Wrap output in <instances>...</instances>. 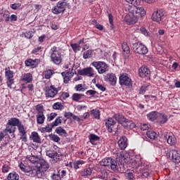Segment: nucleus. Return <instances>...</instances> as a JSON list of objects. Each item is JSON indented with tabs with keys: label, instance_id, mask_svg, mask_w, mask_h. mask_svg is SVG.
<instances>
[{
	"label": "nucleus",
	"instance_id": "3",
	"mask_svg": "<svg viewBox=\"0 0 180 180\" xmlns=\"http://www.w3.org/2000/svg\"><path fill=\"white\" fill-rule=\"evenodd\" d=\"M50 55L51 61L55 65H60L63 63V54L60 51L57 50V46L51 48Z\"/></svg>",
	"mask_w": 180,
	"mask_h": 180
},
{
	"label": "nucleus",
	"instance_id": "55",
	"mask_svg": "<svg viewBox=\"0 0 180 180\" xmlns=\"http://www.w3.org/2000/svg\"><path fill=\"white\" fill-rule=\"evenodd\" d=\"M10 169H11V167H9V165H4L2 167V172L4 174H6V173L9 172Z\"/></svg>",
	"mask_w": 180,
	"mask_h": 180
},
{
	"label": "nucleus",
	"instance_id": "14",
	"mask_svg": "<svg viewBox=\"0 0 180 180\" xmlns=\"http://www.w3.org/2000/svg\"><path fill=\"white\" fill-rule=\"evenodd\" d=\"M164 18H165V11L162 9H160L153 13L151 19L154 22L161 23V22L164 20Z\"/></svg>",
	"mask_w": 180,
	"mask_h": 180
},
{
	"label": "nucleus",
	"instance_id": "17",
	"mask_svg": "<svg viewBox=\"0 0 180 180\" xmlns=\"http://www.w3.org/2000/svg\"><path fill=\"white\" fill-rule=\"evenodd\" d=\"M57 94H58V89H57V88L53 85H51L49 87L45 88L46 98H54Z\"/></svg>",
	"mask_w": 180,
	"mask_h": 180
},
{
	"label": "nucleus",
	"instance_id": "28",
	"mask_svg": "<svg viewBox=\"0 0 180 180\" xmlns=\"http://www.w3.org/2000/svg\"><path fill=\"white\" fill-rule=\"evenodd\" d=\"M157 121L160 124H165L168 122V116L164 113H160L158 115Z\"/></svg>",
	"mask_w": 180,
	"mask_h": 180
},
{
	"label": "nucleus",
	"instance_id": "25",
	"mask_svg": "<svg viewBox=\"0 0 180 180\" xmlns=\"http://www.w3.org/2000/svg\"><path fill=\"white\" fill-rule=\"evenodd\" d=\"M165 139H166L167 142L169 146H175L176 144V138L173 134H167L165 135Z\"/></svg>",
	"mask_w": 180,
	"mask_h": 180
},
{
	"label": "nucleus",
	"instance_id": "59",
	"mask_svg": "<svg viewBox=\"0 0 180 180\" xmlns=\"http://www.w3.org/2000/svg\"><path fill=\"white\" fill-rule=\"evenodd\" d=\"M51 140H52L55 143H58L60 141V140H61V139L57 135L53 134L51 136Z\"/></svg>",
	"mask_w": 180,
	"mask_h": 180
},
{
	"label": "nucleus",
	"instance_id": "44",
	"mask_svg": "<svg viewBox=\"0 0 180 180\" xmlns=\"http://www.w3.org/2000/svg\"><path fill=\"white\" fill-rule=\"evenodd\" d=\"M92 174V169L86 167L82 172V176H88Z\"/></svg>",
	"mask_w": 180,
	"mask_h": 180
},
{
	"label": "nucleus",
	"instance_id": "2",
	"mask_svg": "<svg viewBox=\"0 0 180 180\" xmlns=\"http://www.w3.org/2000/svg\"><path fill=\"white\" fill-rule=\"evenodd\" d=\"M121 158L122 160L124 161V162L129 165V167H132L137 174H141L143 176H145V178H147L150 176V167H148V165H142L143 162H141V158H126V156H124L123 153H121Z\"/></svg>",
	"mask_w": 180,
	"mask_h": 180
},
{
	"label": "nucleus",
	"instance_id": "42",
	"mask_svg": "<svg viewBox=\"0 0 180 180\" xmlns=\"http://www.w3.org/2000/svg\"><path fill=\"white\" fill-rule=\"evenodd\" d=\"M92 53H94L93 50H87L83 53V58L84 60H88V58H91L92 57Z\"/></svg>",
	"mask_w": 180,
	"mask_h": 180
},
{
	"label": "nucleus",
	"instance_id": "13",
	"mask_svg": "<svg viewBox=\"0 0 180 180\" xmlns=\"http://www.w3.org/2000/svg\"><path fill=\"white\" fill-rule=\"evenodd\" d=\"M120 84L122 86H133V81L127 73H123L120 76Z\"/></svg>",
	"mask_w": 180,
	"mask_h": 180
},
{
	"label": "nucleus",
	"instance_id": "18",
	"mask_svg": "<svg viewBox=\"0 0 180 180\" xmlns=\"http://www.w3.org/2000/svg\"><path fill=\"white\" fill-rule=\"evenodd\" d=\"M25 67H30V68H37L39 67V64H40V59L35 58L32 59L29 58L25 60Z\"/></svg>",
	"mask_w": 180,
	"mask_h": 180
},
{
	"label": "nucleus",
	"instance_id": "31",
	"mask_svg": "<svg viewBox=\"0 0 180 180\" xmlns=\"http://www.w3.org/2000/svg\"><path fill=\"white\" fill-rule=\"evenodd\" d=\"M21 123L22 122H20V120L17 117H11L8 120V124L10 126H14L15 127V126L18 127Z\"/></svg>",
	"mask_w": 180,
	"mask_h": 180
},
{
	"label": "nucleus",
	"instance_id": "47",
	"mask_svg": "<svg viewBox=\"0 0 180 180\" xmlns=\"http://www.w3.org/2000/svg\"><path fill=\"white\" fill-rule=\"evenodd\" d=\"M55 131L56 133H57V134H59V136L67 134V131H65V129H63L61 127H58V128H56Z\"/></svg>",
	"mask_w": 180,
	"mask_h": 180
},
{
	"label": "nucleus",
	"instance_id": "32",
	"mask_svg": "<svg viewBox=\"0 0 180 180\" xmlns=\"http://www.w3.org/2000/svg\"><path fill=\"white\" fill-rule=\"evenodd\" d=\"M54 70L51 69H46L43 72V76L45 79H50L53 77V75H54Z\"/></svg>",
	"mask_w": 180,
	"mask_h": 180
},
{
	"label": "nucleus",
	"instance_id": "12",
	"mask_svg": "<svg viewBox=\"0 0 180 180\" xmlns=\"http://www.w3.org/2000/svg\"><path fill=\"white\" fill-rule=\"evenodd\" d=\"M5 77L6 79H7L6 84L8 88L12 89V85L15 84V79H13V71L11 70L10 68H5Z\"/></svg>",
	"mask_w": 180,
	"mask_h": 180
},
{
	"label": "nucleus",
	"instance_id": "58",
	"mask_svg": "<svg viewBox=\"0 0 180 180\" xmlns=\"http://www.w3.org/2000/svg\"><path fill=\"white\" fill-rule=\"evenodd\" d=\"M41 50H43V47L37 46V48H34L32 51V54H37V53H40V51H41Z\"/></svg>",
	"mask_w": 180,
	"mask_h": 180
},
{
	"label": "nucleus",
	"instance_id": "38",
	"mask_svg": "<svg viewBox=\"0 0 180 180\" xmlns=\"http://www.w3.org/2000/svg\"><path fill=\"white\" fill-rule=\"evenodd\" d=\"M4 131H7V133H9V134H12V133H15V131H16V127H15V126L8 124L7 122Z\"/></svg>",
	"mask_w": 180,
	"mask_h": 180
},
{
	"label": "nucleus",
	"instance_id": "11",
	"mask_svg": "<svg viewBox=\"0 0 180 180\" xmlns=\"http://www.w3.org/2000/svg\"><path fill=\"white\" fill-rule=\"evenodd\" d=\"M67 5H68L67 1H60L56 4V6L51 9V11L54 15H60V13H64V12H65V8H67Z\"/></svg>",
	"mask_w": 180,
	"mask_h": 180
},
{
	"label": "nucleus",
	"instance_id": "61",
	"mask_svg": "<svg viewBox=\"0 0 180 180\" xmlns=\"http://www.w3.org/2000/svg\"><path fill=\"white\" fill-rule=\"evenodd\" d=\"M96 88H98V89H99L100 91H102V92H105V91H106V87L103 86V85L102 84H96Z\"/></svg>",
	"mask_w": 180,
	"mask_h": 180
},
{
	"label": "nucleus",
	"instance_id": "57",
	"mask_svg": "<svg viewBox=\"0 0 180 180\" xmlns=\"http://www.w3.org/2000/svg\"><path fill=\"white\" fill-rule=\"evenodd\" d=\"M60 98L65 101L67 98H70V94L68 92H62Z\"/></svg>",
	"mask_w": 180,
	"mask_h": 180
},
{
	"label": "nucleus",
	"instance_id": "62",
	"mask_svg": "<svg viewBox=\"0 0 180 180\" xmlns=\"http://www.w3.org/2000/svg\"><path fill=\"white\" fill-rule=\"evenodd\" d=\"M64 116L66 117V119H71V117H74V114L70 112H65Z\"/></svg>",
	"mask_w": 180,
	"mask_h": 180
},
{
	"label": "nucleus",
	"instance_id": "26",
	"mask_svg": "<svg viewBox=\"0 0 180 180\" xmlns=\"http://www.w3.org/2000/svg\"><path fill=\"white\" fill-rule=\"evenodd\" d=\"M120 150H126L127 148V137L123 136L117 141Z\"/></svg>",
	"mask_w": 180,
	"mask_h": 180
},
{
	"label": "nucleus",
	"instance_id": "37",
	"mask_svg": "<svg viewBox=\"0 0 180 180\" xmlns=\"http://www.w3.org/2000/svg\"><path fill=\"white\" fill-rule=\"evenodd\" d=\"M85 164V161L84 160H75L73 162V168L74 169H79L81 168V165H84Z\"/></svg>",
	"mask_w": 180,
	"mask_h": 180
},
{
	"label": "nucleus",
	"instance_id": "1",
	"mask_svg": "<svg viewBox=\"0 0 180 180\" xmlns=\"http://www.w3.org/2000/svg\"><path fill=\"white\" fill-rule=\"evenodd\" d=\"M128 4L133 5L129 6L128 14L125 16L124 20L127 25H134L137 23L139 18L146 15V10L143 7H137L140 4L139 0H125Z\"/></svg>",
	"mask_w": 180,
	"mask_h": 180
},
{
	"label": "nucleus",
	"instance_id": "29",
	"mask_svg": "<svg viewBox=\"0 0 180 180\" xmlns=\"http://www.w3.org/2000/svg\"><path fill=\"white\" fill-rule=\"evenodd\" d=\"M89 140L93 146H96V141H99L101 138L95 134H90L89 136Z\"/></svg>",
	"mask_w": 180,
	"mask_h": 180
},
{
	"label": "nucleus",
	"instance_id": "27",
	"mask_svg": "<svg viewBox=\"0 0 180 180\" xmlns=\"http://www.w3.org/2000/svg\"><path fill=\"white\" fill-rule=\"evenodd\" d=\"M21 81L27 84H30L33 81V75L30 72L23 74L21 77Z\"/></svg>",
	"mask_w": 180,
	"mask_h": 180
},
{
	"label": "nucleus",
	"instance_id": "7",
	"mask_svg": "<svg viewBox=\"0 0 180 180\" xmlns=\"http://www.w3.org/2000/svg\"><path fill=\"white\" fill-rule=\"evenodd\" d=\"M132 50L136 54H139L141 56H145V54L148 53V49H147V46L141 42H135L132 44Z\"/></svg>",
	"mask_w": 180,
	"mask_h": 180
},
{
	"label": "nucleus",
	"instance_id": "19",
	"mask_svg": "<svg viewBox=\"0 0 180 180\" xmlns=\"http://www.w3.org/2000/svg\"><path fill=\"white\" fill-rule=\"evenodd\" d=\"M151 71L146 66H142L139 70V75L141 78H150Z\"/></svg>",
	"mask_w": 180,
	"mask_h": 180
},
{
	"label": "nucleus",
	"instance_id": "52",
	"mask_svg": "<svg viewBox=\"0 0 180 180\" xmlns=\"http://www.w3.org/2000/svg\"><path fill=\"white\" fill-rule=\"evenodd\" d=\"M51 178L52 180H61V177L60 176V172L58 174L53 173L51 174Z\"/></svg>",
	"mask_w": 180,
	"mask_h": 180
},
{
	"label": "nucleus",
	"instance_id": "15",
	"mask_svg": "<svg viewBox=\"0 0 180 180\" xmlns=\"http://www.w3.org/2000/svg\"><path fill=\"white\" fill-rule=\"evenodd\" d=\"M113 119H115L120 124H122L124 127H129V124L131 123L130 120L126 119L123 115L117 113L113 115Z\"/></svg>",
	"mask_w": 180,
	"mask_h": 180
},
{
	"label": "nucleus",
	"instance_id": "34",
	"mask_svg": "<svg viewBox=\"0 0 180 180\" xmlns=\"http://www.w3.org/2000/svg\"><path fill=\"white\" fill-rule=\"evenodd\" d=\"M84 96H85V95L83 94L75 93L72 96V99L74 101V102H79V101H81Z\"/></svg>",
	"mask_w": 180,
	"mask_h": 180
},
{
	"label": "nucleus",
	"instance_id": "35",
	"mask_svg": "<svg viewBox=\"0 0 180 180\" xmlns=\"http://www.w3.org/2000/svg\"><path fill=\"white\" fill-rule=\"evenodd\" d=\"M19 174L15 172H12L9 173L7 176V179L8 180H19Z\"/></svg>",
	"mask_w": 180,
	"mask_h": 180
},
{
	"label": "nucleus",
	"instance_id": "45",
	"mask_svg": "<svg viewBox=\"0 0 180 180\" xmlns=\"http://www.w3.org/2000/svg\"><path fill=\"white\" fill-rule=\"evenodd\" d=\"M70 47H72L74 53H78V51H81V46L78 44H70Z\"/></svg>",
	"mask_w": 180,
	"mask_h": 180
},
{
	"label": "nucleus",
	"instance_id": "6",
	"mask_svg": "<svg viewBox=\"0 0 180 180\" xmlns=\"http://www.w3.org/2000/svg\"><path fill=\"white\" fill-rule=\"evenodd\" d=\"M38 164L39 165V166H37L38 174L41 176V178H44L47 171H49V169L50 168V164H49V162L46 161L44 159H41Z\"/></svg>",
	"mask_w": 180,
	"mask_h": 180
},
{
	"label": "nucleus",
	"instance_id": "64",
	"mask_svg": "<svg viewBox=\"0 0 180 180\" xmlns=\"http://www.w3.org/2000/svg\"><path fill=\"white\" fill-rule=\"evenodd\" d=\"M127 178L129 180L134 179V174H133V172H128L127 174Z\"/></svg>",
	"mask_w": 180,
	"mask_h": 180
},
{
	"label": "nucleus",
	"instance_id": "63",
	"mask_svg": "<svg viewBox=\"0 0 180 180\" xmlns=\"http://www.w3.org/2000/svg\"><path fill=\"white\" fill-rule=\"evenodd\" d=\"M61 108V103H55L53 105V108L55 109V110H58Z\"/></svg>",
	"mask_w": 180,
	"mask_h": 180
},
{
	"label": "nucleus",
	"instance_id": "21",
	"mask_svg": "<svg viewBox=\"0 0 180 180\" xmlns=\"http://www.w3.org/2000/svg\"><path fill=\"white\" fill-rule=\"evenodd\" d=\"M20 134H21L20 140L26 143L27 141V134H26V129L25 125L22 124V122L17 127Z\"/></svg>",
	"mask_w": 180,
	"mask_h": 180
},
{
	"label": "nucleus",
	"instance_id": "60",
	"mask_svg": "<svg viewBox=\"0 0 180 180\" xmlns=\"http://www.w3.org/2000/svg\"><path fill=\"white\" fill-rule=\"evenodd\" d=\"M109 173L106 171L101 172V179L108 180V175Z\"/></svg>",
	"mask_w": 180,
	"mask_h": 180
},
{
	"label": "nucleus",
	"instance_id": "24",
	"mask_svg": "<svg viewBox=\"0 0 180 180\" xmlns=\"http://www.w3.org/2000/svg\"><path fill=\"white\" fill-rule=\"evenodd\" d=\"M116 75L113 73H108L104 77V81L110 82L111 85H116Z\"/></svg>",
	"mask_w": 180,
	"mask_h": 180
},
{
	"label": "nucleus",
	"instance_id": "8",
	"mask_svg": "<svg viewBox=\"0 0 180 180\" xmlns=\"http://www.w3.org/2000/svg\"><path fill=\"white\" fill-rule=\"evenodd\" d=\"M46 155L51 158L50 160L51 164H57V162H60V161H63V153H58L56 150H47Z\"/></svg>",
	"mask_w": 180,
	"mask_h": 180
},
{
	"label": "nucleus",
	"instance_id": "50",
	"mask_svg": "<svg viewBox=\"0 0 180 180\" xmlns=\"http://www.w3.org/2000/svg\"><path fill=\"white\" fill-rule=\"evenodd\" d=\"M58 114L57 112H51L48 117H47V122H51L57 117Z\"/></svg>",
	"mask_w": 180,
	"mask_h": 180
},
{
	"label": "nucleus",
	"instance_id": "36",
	"mask_svg": "<svg viewBox=\"0 0 180 180\" xmlns=\"http://www.w3.org/2000/svg\"><path fill=\"white\" fill-rule=\"evenodd\" d=\"M36 117L37 124H43V123H44V120H46V116H44V114H37Z\"/></svg>",
	"mask_w": 180,
	"mask_h": 180
},
{
	"label": "nucleus",
	"instance_id": "43",
	"mask_svg": "<svg viewBox=\"0 0 180 180\" xmlns=\"http://www.w3.org/2000/svg\"><path fill=\"white\" fill-rule=\"evenodd\" d=\"M146 136L150 139V140H155L157 138V133H155L154 131H148L146 132Z\"/></svg>",
	"mask_w": 180,
	"mask_h": 180
},
{
	"label": "nucleus",
	"instance_id": "39",
	"mask_svg": "<svg viewBox=\"0 0 180 180\" xmlns=\"http://www.w3.org/2000/svg\"><path fill=\"white\" fill-rule=\"evenodd\" d=\"M27 158L28 160L30 161V162H32V164H39V162L41 160L39 158V156L35 155L29 156Z\"/></svg>",
	"mask_w": 180,
	"mask_h": 180
},
{
	"label": "nucleus",
	"instance_id": "51",
	"mask_svg": "<svg viewBox=\"0 0 180 180\" xmlns=\"http://www.w3.org/2000/svg\"><path fill=\"white\" fill-rule=\"evenodd\" d=\"M108 20L110 25V29H114L115 25L113 24V15L112 14H108Z\"/></svg>",
	"mask_w": 180,
	"mask_h": 180
},
{
	"label": "nucleus",
	"instance_id": "20",
	"mask_svg": "<svg viewBox=\"0 0 180 180\" xmlns=\"http://www.w3.org/2000/svg\"><path fill=\"white\" fill-rule=\"evenodd\" d=\"M169 158H171L172 162H174V164H179L180 162V154L176 150H170Z\"/></svg>",
	"mask_w": 180,
	"mask_h": 180
},
{
	"label": "nucleus",
	"instance_id": "54",
	"mask_svg": "<svg viewBox=\"0 0 180 180\" xmlns=\"http://www.w3.org/2000/svg\"><path fill=\"white\" fill-rule=\"evenodd\" d=\"M22 6V4L20 3H15L13 4H11L10 7L11 9H13V11H16V9H19Z\"/></svg>",
	"mask_w": 180,
	"mask_h": 180
},
{
	"label": "nucleus",
	"instance_id": "30",
	"mask_svg": "<svg viewBox=\"0 0 180 180\" xmlns=\"http://www.w3.org/2000/svg\"><path fill=\"white\" fill-rule=\"evenodd\" d=\"M30 140H32L34 143H40L41 141V139L39 135V133L36 131H32L31 133V136H30Z\"/></svg>",
	"mask_w": 180,
	"mask_h": 180
},
{
	"label": "nucleus",
	"instance_id": "22",
	"mask_svg": "<svg viewBox=\"0 0 180 180\" xmlns=\"http://www.w3.org/2000/svg\"><path fill=\"white\" fill-rule=\"evenodd\" d=\"M115 124H116V121L113 120V118L112 117H109L108 120L105 122V127L109 133L113 132Z\"/></svg>",
	"mask_w": 180,
	"mask_h": 180
},
{
	"label": "nucleus",
	"instance_id": "16",
	"mask_svg": "<svg viewBox=\"0 0 180 180\" xmlns=\"http://www.w3.org/2000/svg\"><path fill=\"white\" fill-rule=\"evenodd\" d=\"M77 74H79V75H82L83 77H89L90 78H92V77L95 75V71L92 67H88L82 70H78Z\"/></svg>",
	"mask_w": 180,
	"mask_h": 180
},
{
	"label": "nucleus",
	"instance_id": "46",
	"mask_svg": "<svg viewBox=\"0 0 180 180\" xmlns=\"http://www.w3.org/2000/svg\"><path fill=\"white\" fill-rule=\"evenodd\" d=\"M91 115H93L94 119H101V112L98 110H91Z\"/></svg>",
	"mask_w": 180,
	"mask_h": 180
},
{
	"label": "nucleus",
	"instance_id": "49",
	"mask_svg": "<svg viewBox=\"0 0 180 180\" xmlns=\"http://www.w3.org/2000/svg\"><path fill=\"white\" fill-rule=\"evenodd\" d=\"M21 37H25V39H32V37H33V34L31 31L22 32Z\"/></svg>",
	"mask_w": 180,
	"mask_h": 180
},
{
	"label": "nucleus",
	"instance_id": "9",
	"mask_svg": "<svg viewBox=\"0 0 180 180\" xmlns=\"http://www.w3.org/2000/svg\"><path fill=\"white\" fill-rule=\"evenodd\" d=\"M63 120L64 123L67 122V120L63 119V117L61 116L57 117L54 120V122H53L51 124H49L46 127L42 129L43 131H46L48 133H50V131L53 130V128L57 127V126H60V124L63 123Z\"/></svg>",
	"mask_w": 180,
	"mask_h": 180
},
{
	"label": "nucleus",
	"instance_id": "53",
	"mask_svg": "<svg viewBox=\"0 0 180 180\" xmlns=\"http://www.w3.org/2000/svg\"><path fill=\"white\" fill-rule=\"evenodd\" d=\"M75 89L79 92H85V88H84L81 84L76 85Z\"/></svg>",
	"mask_w": 180,
	"mask_h": 180
},
{
	"label": "nucleus",
	"instance_id": "41",
	"mask_svg": "<svg viewBox=\"0 0 180 180\" xmlns=\"http://www.w3.org/2000/svg\"><path fill=\"white\" fill-rule=\"evenodd\" d=\"M122 49L123 53H125L126 54H130V47H129L127 42L122 43Z\"/></svg>",
	"mask_w": 180,
	"mask_h": 180
},
{
	"label": "nucleus",
	"instance_id": "33",
	"mask_svg": "<svg viewBox=\"0 0 180 180\" xmlns=\"http://www.w3.org/2000/svg\"><path fill=\"white\" fill-rule=\"evenodd\" d=\"M158 114L159 112L157 111H152L147 114V118L150 121V122H154L155 120H157L158 117Z\"/></svg>",
	"mask_w": 180,
	"mask_h": 180
},
{
	"label": "nucleus",
	"instance_id": "23",
	"mask_svg": "<svg viewBox=\"0 0 180 180\" xmlns=\"http://www.w3.org/2000/svg\"><path fill=\"white\" fill-rule=\"evenodd\" d=\"M61 75L63 78V82L64 84H68L70 81H71V78L74 76V73L70 72L68 70H65V72H63L61 73Z\"/></svg>",
	"mask_w": 180,
	"mask_h": 180
},
{
	"label": "nucleus",
	"instance_id": "48",
	"mask_svg": "<svg viewBox=\"0 0 180 180\" xmlns=\"http://www.w3.org/2000/svg\"><path fill=\"white\" fill-rule=\"evenodd\" d=\"M96 94H98V92L92 89L86 91V95H87V96H90V98H95Z\"/></svg>",
	"mask_w": 180,
	"mask_h": 180
},
{
	"label": "nucleus",
	"instance_id": "56",
	"mask_svg": "<svg viewBox=\"0 0 180 180\" xmlns=\"http://www.w3.org/2000/svg\"><path fill=\"white\" fill-rule=\"evenodd\" d=\"M93 22L96 23L95 27L96 29H98V30H103V25L99 24L96 20H94Z\"/></svg>",
	"mask_w": 180,
	"mask_h": 180
},
{
	"label": "nucleus",
	"instance_id": "10",
	"mask_svg": "<svg viewBox=\"0 0 180 180\" xmlns=\"http://www.w3.org/2000/svg\"><path fill=\"white\" fill-rule=\"evenodd\" d=\"M102 167H109L110 165L112 171H117V162L110 158H105L100 162Z\"/></svg>",
	"mask_w": 180,
	"mask_h": 180
},
{
	"label": "nucleus",
	"instance_id": "4",
	"mask_svg": "<svg viewBox=\"0 0 180 180\" xmlns=\"http://www.w3.org/2000/svg\"><path fill=\"white\" fill-rule=\"evenodd\" d=\"M18 167L22 172H25L27 176H30L31 178H34L37 176L39 179H41V176L39 175V170L37 169H34L32 167L25 165L22 162L19 163Z\"/></svg>",
	"mask_w": 180,
	"mask_h": 180
},
{
	"label": "nucleus",
	"instance_id": "40",
	"mask_svg": "<svg viewBox=\"0 0 180 180\" xmlns=\"http://www.w3.org/2000/svg\"><path fill=\"white\" fill-rule=\"evenodd\" d=\"M35 109L37 112V115H43L44 114V106L41 104H38L35 106Z\"/></svg>",
	"mask_w": 180,
	"mask_h": 180
},
{
	"label": "nucleus",
	"instance_id": "5",
	"mask_svg": "<svg viewBox=\"0 0 180 180\" xmlns=\"http://www.w3.org/2000/svg\"><path fill=\"white\" fill-rule=\"evenodd\" d=\"M98 74H106L109 71V65L105 61H94L91 63Z\"/></svg>",
	"mask_w": 180,
	"mask_h": 180
}]
</instances>
